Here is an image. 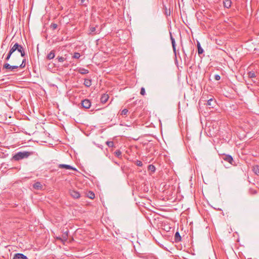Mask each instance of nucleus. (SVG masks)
Listing matches in <instances>:
<instances>
[{
  "instance_id": "f257e3e1",
  "label": "nucleus",
  "mask_w": 259,
  "mask_h": 259,
  "mask_svg": "<svg viewBox=\"0 0 259 259\" xmlns=\"http://www.w3.org/2000/svg\"><path fill=\"white\" fill-rule=\"evenodd\" d=\"M13 42H12L11 45V48L13 51V52H15L16 51H17L21 54V56L22 57H24L25 56V49L24 47L21 45H19L18 43L16 42L13 45Z\"/></svg>"
},
{
  "instance_id": "f03ea898",
  "label": "nucleus",
  "mask_w": 259,
  "mask_h": 259,
  "mask_svg": "<svg viewBox=\"0 0 259 259\" xmlns=\"http://www.w3.org/2000/svg\"><path fill=\"white\" fill-rule=\"evenodd\" d=\"M31 155V153L28 151L19 152L13 156V159L15 160H19L24 158H27Z\"/></svg>"
},
{
  "instance_id": "7ed1b4c3",
  "label": "nucleus",
  "mask_w": 259,
  "mask_h": 259,
  "mask_svg": "<svg viewBox=\"0 0 259 259\" xmlns=\"http://www.w3.org/2000/svg\"><path fill=\"white\" fill-rule=\"evenodd\" d=\"M19 68L18 65H11L9 63H6L3 65V69H6L11 71H14V69Z\"/></svg>"
},
{
  "instance_id": "20e7f679",
  "label": "nucleus",
  "mask_w": 259,
  "mask_h": 259,
  "mask_svg": "<svg viewBox=\"0 0 259 259\" xmlns=\"http://www.w3.org/2000/svg\"><path fill=\"white\" fill-rule=\"evenodd\" d=\"M69 194L73 198L75 199H78L80 197V194L79 192L74 190H70L69 191Z\"/></svg>"
},
{
  "instance_id": "39448f33",
  "label": "nucleus",
  "mask_w": 259,
  "mask_h": 259,
  "mask_svg": "<svg viewBox=\"0 0 259 259\" xmlns=\"http://www.w3.org/2000/svg\"><path fill=\"white\" fill-rule=\"evenodd\" d=\"M58 167L60 168H65L66 169H71L75 171H77V169L75 167H72V166L68 165V164H60L58 165Z\"/></svg>"
},
{
  "instance_id": "423d86ee",
  "label": "nucleus",
  "mask_w": 259,
  "mask_h": 259,
  "mask_svg": "<svg viewBox=\"0 0 259 259\" xmlns=\"http://www.w3.org/2000/svg\"><path fill=\"white\" fill-rule=\"evenodd\" d=\"M81 105L85 109H89L91 106V103L88 99H84L82 101Z\"/></svg>"
},
{
  "instance_id": "0eeeda50",
  "label": "nucleus",
  "mask_w": 259,
  "mask_h": 259,
  "mask_svg": "<svg viewBox=\"0 0 259 259\" xmlns=\"http://www.w3.org/2000/svg\"><path fill=\"white\" fill-rule=\"evenodd\" d=\"M13 259H27V257L21 253H17L14 254Z\"/></svg>"
},
{
  "instance_id": "6e6552de",
  "label": "nucleus",
  "mask_w": 259,
  "mask_h": 259,
  "mask_svg": "<svg viewBox=\"0 0 259 259\" xmlns=\"http://www.w3.org/2000/svg\"><path fill=\"white\" fill-rule=\"evenodd\" d=\"M223 158L225 161L228 162L229 163L231 164H233V159L231 155H225L223 157Z\"/></svg>"
},
{
  "instance_id": "1a4fd4ad",
  "label": "nucleus",
  "mask_w": 259,
  "mask_h": 259,
  "mask_svg": "<svg viewBox=\"0 0 259 259\" xmlns=\"http://www.w3.org/2000/svg\"><path fill=\"white\" fill-rule=\"evenodd\" d=\"M55 56V50H52L49 53L47 56V58L48 60H51L54 58Z\"/></svg>"
},
{
  "instance_id": "9d476101",
  "label": "nucleus",
  "mask_w": 259,
  "mask_h": 259,
  "mask_svg": "<svg viewBox=\"0 0 259 259\" xmlns=\"http://www.w3.org/2000/svg\"><path fill=\"white\" fill-rule=\"evenodd\" d=\"M33 188L36 190H41L42 188V185L40 182H37L33 184Z\"/></svg>"
},
{
  "instance_id": "9b49d317",
  "label": "nucleus",
  "mask_w": 259,
  "mask_h": 259,
  "mask_svg": "<svg viewBox=\"0 0 259 259\" xmlns=\"http://www.w3.org/2000/svg\"><path fill=\"white\" fill-rule=\"evenodd\" d=\"M108 95L107 94H103L101 97V102L102 103H105L108 99Z\"/></svg>"
},
{
  "instance_id": "f8f14e48",
  "label": "nucleus",
  "mask_w": 259,
  "mask_h": 259,
  "mask_svg": "<svg viewBox=\"0 0 259 259\" xmlns=\"http://www.w3.org/2000/svg\"><path fill=\"white\" fill-rule=\"evenodd\" d=\"M215 104V101L212 99H209L207 103V105L210 106V107H211V108H213Z\"/></svg>"
},
{
  "instance_id": "ddd939ff",
  "label": "nucleus",
  "mask_w": 259,
  "mask_h": 259,
  "mask_svg": "<svg viewBox=\"0 0 259 259\" xmlns=\"http://www.w3.org/2000/svg\"><path fill=\"white\" fill-rule=\"evenodd\" d=\"M224 6L226 8H229L231 6L232 2L231 0H224L223 2Z\"/></svg>"
},
{
  "instance_id": "4468645a",
  "label": "nucleus",
  "mask_w": 259,
  "mask_h": 259,
  "mask_svg": "<svg viewBox=\"0 0 259 259\" xmlns=\"http://www.w3.org/2000/svg\"><path fill=\"white\" fill-rule=\"evenodd\" d=\"M197 47L198 49V54L200 55L203 53V49L201 47L200 43L199 41L197 42Z\"/></svg>"
},
{
  "instance_id": "2eb2a0df",
  "label": "nucleus",
  "mask_w": 259,
  "mask_h": 259,
  "mask_svg": "<svg viewBox=\"0 0 259 259\" xmlns=\"http://www.w3.org/2000/svg\"><path fill=\"white\" fill-rule=\"evenodd\" d=\"M78 72L81 74H85L89 73V70L83 68H79L78 69Z\"/></svg>"
},
{
  "instance_id": "dca6fc26",
  "label": "nucleus",
  "mask_w": 259,
  "mask_h": 259,
  "mask_svg": "<svg viewBox=\"0 0 259 259\" xmlns=\"http://www.w3.org/2000/svg\"><path fill=\"white\" fill-rule=\"evenodd\" d=\"M83 84L85 87H90L92 85V80L89 79H85Z\"/></svg>"
},
{
  "instance_id": "f3484780",
  "label": "nucleus",
  "mask_w": 259,
  "mask_h": 259,
  "mask_svg": "<svg viewBox=\"0 0 259 259\" xmlns=\"http://www.w3.org/2000/svg\"><path fill=\"white\" fill-rule=\"evenodd\" d=\"M14 53L13 51L12 50V49H11V48L10 47V50L8 53V54L7 55L6 58H5V60L6 61H8L9 60V59H10L11 58V56H12V54Z\"/></svg>"
},
{
  "instance_id": "a211bd4d",
  "label": "nucleus",
  "mask_w": 259,
  "mask_h": 259,
  "mask_svg": "<svg viewBox=\"0 0 259 259\" xmlns=\"http://www.w3.org/2000/svg\"><path fill=\"white\" fill-rule=\"evenodd\" d=\"M175 240L176 242H179L181 240V237L178 232H177L175 234Z\"/></svg>"
},
{
  "instance_id": "6ab92c4d",
  "label": "nucleus",
  "mask_w": 259,
  "mask_h": 259,
  "mask_svg": "<svg viewBox=\"0 0 259 259\" xmlns=\"http://www.w3.org/2000/svg\"><path fill=\"white\" fill-rule=\"evenodd\" d=\"M170 38L171 41L172 47V48H175V47H176V42L175 38L172 36L171 33L170 32Z\"/></svg>"
},
{
  "instance_id": "aec40b11",
  "label": "nucleus",
  "mask_w": 259,
  "mask_h": 259,
  "mask_svg": "<svg viewBox=\"0 0 259 259\" xmlns=\"http://www.w3.org/2000/svg\"><path fill=\"white\" fill-rule=\"evenodd\" d=\"M87 196L89 198L94 199L95 198V194L92 191H89L87 193Z\"/></svg>"
},
{
  "instance_id": "412c9836",
  "label": "nucleus",
  "mask_w": 259,
  "mask_h": 259,
  "mask_svg": "<svg viewBox=\"0 0 259 259\" xmlns=\"http://www.w3.org/2000/svg\"><path fill=\"white\" fill-rule=\"evenodd\" d=\"M253 170L256 175H259V165L254 166Z\"/></svg>"
},
{
  "instance_id": "4be33fe9",
  "label": "nucleus",
  "mask_w": 259,
  "mask_h": 259,
  "mask_svg": "<svg viewBox=\"0 0 259 259\" xmlns=\"http://www.w3.org/2000/svg\"><path fill=\"white\" fill-rule=\"evenodd\" d=\"M26 60L25 58L23 59L22 63L20 65H18L19 67L21 68H24L25 66Z\"/></svg>"
},
{
  "instance_id": "5701e85b",
  "label": "nucleus",
  "mask_w": 259,
  "mask_h": 259,
  "mask_svg": "<svg viewBox=\"0 0 259 259\" xmlns=\"http://www.w3.org/2000/svg\"><path fill=\"white\" fill-rule=\"evenodd\" d=\"M106 144L109 147H114V143L113 141H107Z\"/></svg>"
},
{
  "instance_id": "b1692460",
  "label": "nucleus",
  "mask_w": 259,
  "mask_h": 259,
  "mask_svg": "<svg viewBox=\"0 0 259 259\" xmlns=\"http://www.w3.org/2000/svg\"><path fill=\"white\" fill-rule=\"evenodd\" d=\"M148 168L150 170H151L152 172H154L156 169L155 166L152 164L149 165Z\"/></svg>"
},
{
  "instance_id": "393cba45",
  "label": "nucleus",
  "mask_w": 259,
  "mask_h": 259,
  "mask_svg": "<svg viewBox=\"0 0 259 259\" xmlns=\"http://www.w3.org/2000/svg\"><path fill=\"white\" fill-rule=\"evenodd\" d=\"M80 57V55L79 53L75 52L74 53L73 58L75 59H79Z\"/></svg>"
},
{
  "instance_id": "a878e982",
  "label": "nucleus",
  "mask_w": 259,
  "mask_h": 259,
  "mask_svg": "<svg viewBox=\"0 0 259 259\" xmlns=\"http://www.w3.org/2000/svg\"><path fill=\"white\" fill-rule=\"evenodd\" d=\"M127 112H128V110L126 109H124L123 110H122L121 111V112L120 113V114L121 115L124 116V115H126L127 114Z\"/></svg>"
},
{
  "instance_id": "bb28decb",
  "label": "nucleus",
  "mask_w": 259,
  "mask_h": 259,
  "mask_svg": "<svg viewBox=\"0 0 259 259\" xmlns=\"http://www.w3.org/2000/svg\"><path fill=\"white\" fill-rule=\"evenodd\" d=\"M59 62H63L66 60V58L63 57H58L57 58Z\"/></svg>"
},
{
  "instance_id": "cd10ccee",
  "label": "nucleus",
  "mask_w": 259,
  "mask_h": 259,
  "mask_svg": "<svg viewBox=\"0 0 259 259\" xmlns=\"http://www.w3.org/2000/svg\"><path fill=\"white\" fill-rule=\"evenodd\" d=\"M114 154L117 157H119L121 155V152L120 150H116Z\"/></svg>"
},
{
  "instance_id": "c85d7f7f",
  "label": "nucleus",
  "mask_w": 259,
  "mask_h": 259,
  "mask_svg": "<svg viewBox=\"0 0 259 259\" xmlns=\"http://www.w3.org/2000/svg\"><path fill=\"white\" fill-rule=\"evenodd\" d=\"M248 76L250 78H253L255 77V74L253 72H249L248 73Z\"/></svg>"
},
{
  "instance_id": "c756f323",
  "label": "nucleus",
  "mask_w": 259,
  "mask_h": 259,
  "mask_svg": "<svg viewBox=\"0 0 259 259\" xmlns=\"http://www.w3.org/2000/svg\"><path fill=\"white\" fill-rule=\"evenodd\" d=\"M136 164L137 165L139 166H142L143 165L142 162L138 160L136 161Z\"/></svg>"
},
{
  "instance_id": "7c9ffc66",
  "label": "nucleus",
  "mask_w": 259,
  "mask_h": 259,
  "mask_svg": "<svg viewBox=\"0 0 259 259\" xmlns=\"http://www.w3.org/2000/svg\"><path fill=\"white\" fill-rule=\"evenodd\" d=\"M57 24H55V23H53L51 24V27L53 29H56L57 28Z\"/></svg>"
},
{
  "instance_id": "2f4dec72",
  "label": "nucleus",
  "mask_w": 259,
  "mask_h": 259,
  "mask_svg": "<svg viewBox=\"0 0 259 259\" xmlns=\"http://www.w3.org/2000/svg\"><path fill=\"white\" fill-rule=\"evenodd\" d=\"M145 89L144 88L142 87L141 89V92H140V94L142 95H145Z\"/></svg>"
},
{
  "instance_id": "473e14b6",
  "label": "nucleus",
  "mask_w": 259,
  "mask_h": 259,
  "mask_svg": "<svg viewBox=\"0 0 259 259\" xmlns=\"http://www.w3.org/2000/svg\"><path fill=\"white\" fill-rule=\"evenodd\" d=\"M90 31L91 33L95 32L96 31V27H92L90 29Z\"/></svg>"
},
{
  "instance_id": "72a5a7b5",
  "label": "nucleus",
  "mask_w": 259,
  "mask_h": 259,
  "mask_svg": "<svg viewBox=\"0 0 259 259\" xmlns=\"http://www.w3.org/2000/svg\"><path fill=\"white\" fill-rule=\"evenodd\" d=\"M214 79L216 80H219L221 79V76L218 74H215L214 75Z\"/></svg>"
},
{
  "instance_id": "f704fd0d",
  "label": "nucleus",
  "mask_w": 259,
  "mask_h": 259,
  "mask_svg": "<svg viewBox=\"0 0 259 259\" xmlns=\"http://www.w3.org/2000/svg\"><path fill=\"white\" fill-rule=\"evenodd\" d=\"M174 53L176 55V47H175V48H172Z\"/></svg>"
},
{
  "instance_id": "c9c22d12",
  "label": "nucleus",
  "mask_w": 259,
  "mask_h": 259,
  "mask_svg": "<svg viewBox=\"0 0 259 259\" xmlns=\"http://www.w3.org/2000/svg\"><path fill=\"white\" fill-rule=\"evenodd\" d=\"M85 1V0H79V2L81 4H83L84 3Z\"/></svg>"
}]
</instances>
